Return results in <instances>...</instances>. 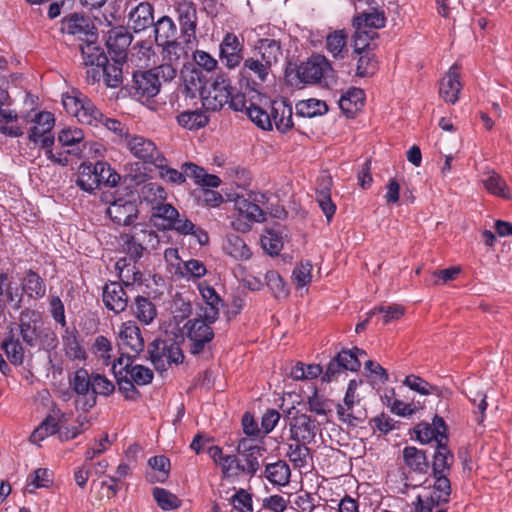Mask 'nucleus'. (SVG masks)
Segmentation results:
<instances>
[{"instance_id":"a18cd8bd","label":"nucleus","mask_w":512,"mask_h":512,"mask_svg":"<svg viewBox=\"0 0 512 512\" xmlns=\"http://www.w3.org/2000/svg\"><path fill=\"white\" fill-rule=\"evenodd\" d=\"M13 287V277L7 270L0 269V319L4 315L6 304H14L18 294Z\"/></svg>"},{"instance_id":"6e6d98bb","label":"nucleus","mask_w":512,"mask_h":512,"mask_svg":"<svg viewBox=\"0 0 512 512\" xmlns=\"http://www.w3.org/2000/svg\"><path fill=\"white\" fill-rule=\"evenodd\" d=\"M160 47H162L163 58L168 62L179 65L181 60H186L188 58L187 48L189 47L186 44L184 46L179 42L178 38L169 41V43L163 44Z\"/></svg>"},{"instance_id":"c756f323","label":"nucleus","mask_w":512,"mask_h":512,"mask_svg":"<svg viewBox=\"0 0 512 512\" xmlns=\"http://www.w3.org/2000/svg\"><path fill=\"white\" fill-rule=\"evenodd\" d=\"M69 384L72 390L78 395L76 407L81 409V405L91 393L93 385L92 375H90L85 368L81 367L75 371L73 377L69 378Z\"/></svg>"},{"instance_id":"ddd939ff","label":"nucleus","mask_w":512,"mask_h":512,"mask_svg":"<svg viewBox=\"0 0 512 512\" xmlns=\"http://www.w3.org/2000/svg\"><path fill=\"white\" fill-rule=\"evenodd\" d=\"M42 314L31 308L22 309L19 314V332L23 342L34 347L42 336Z\"/></svg>"},{"instance_id":"f704fd0d","label":"nucleus","mask_w":512,"mask_h":512,"mask_svg":"<svg viewBox=\"0 0 512 512\" xmlns=\"http://www.w3.org/2000/svg\"><path fill=\"white\" fill-rule=\"evenodd\" d=\"M84 141V132L80 128H65L62 129L58 134V142L63 146L67 147L66 153L81 157L83 147L80 144Z\"/></svg>"},{"instance_id":"1a4fd4ad","label":"nucleus","mask_w":512,"mask_h":512,"mask_svg":"<svg viewBox=\"0 0 512 512\" xmlns=\"http://www.w3.org/2000/svg\"><path fill=\"white\" fill-rule=\"evenodd\" d=\"M60 32L72 35L82 43L98 40V29L89 16L71 13L62 18Z\"/></svg>"},{"instance_id":"8fccbe9b","label":"nucleus","mask_w":512,"mask_h":512,"mask_svg":"<svg viewBox=\"0 0 512 512\" xmlns=\"http://www.w3.org/2000/svg\"><path fill=\"white\" fill-rule=\"evenodd\" d=\"M379 38V34L374 30L364 31L354 29L353 39V52L352 55L361 53L363 51H372L378 48V44L374 42Z\"/></svg>"},{"instance_id":"aec40b11","label":"nucleus","mask_w":512,"mask_h":512,"mask_svg":"<svg viewBox=\"0 0 512 512\" xmlns=\"http://www.w3.org/2000/svg\"><path fill=\"white\" fill-rule=\"evenodd\" d=\"M442 432L448 435V426L441 416L435 415L432 424L422 421L411 430L410 434L414 433L415 439L422 444H428L432 440L437 444V440L441 438Z\"/></svg>"},{"instance_id":"f3484780","label":"nucleus","mask_w":512,"mask_h":512,"mask_svg":"<svg viewBox=\"0 0 512 512\" xmlns=\"http://www.w3.org/2000/svg\"><path fill=\"white\" fill-rule=\"evenodd\" d=\"M133 39L127 27L117 26L111 28L106 34L105 45L109 57H116L122 61L127 60L128 47Z\"/></svg>"},{"instance_id":"412c9836","label":"nucleus","mask_w":512,"mask_h":512,"mask_svg":"<svg viewBox=\"0 0 512 512\" xmlns=\"http://www.w3.org/2000/svg\"><path fill=\"white\" fill-rule=\"evenodd\" d=\"M461 89L460 67L454 64L440 81L439 95L445 102L455 104L459 99Z\"/></svg>"},{"instance_id":"c03bdc74","label":"nucleus","mask_w":512,"mask_h":512,"mask_svg":"<svg viewBox=\"0 0 512 512\" xmlns=\"http://www.w3.org/2000/svg\"><path fill=\"white\" fill-rule=\"evenodd\" d=\"M35 125L28 131V139L31 142L38 143L44 134H49L54 126V114L48 111L39 112L35 116Z\"/></svg>"},{"instance_id":"4c0bfd02","label":"nucleus","mask_w":512,"mask_h":512,"mask_svg":"<svg viewBox=\"0 0 512 512\" xmlns=\"http://www.w3.org/2000/svg\"><path fill=\"white\" fill-rule=\"evenodd\" d=\"M135 358V356H127L125 366L119 370H122L123 375H129V379L138 386L150 384L154 378L153 371L143 365H133Z\"/></svg>"},{"instance_id":"f03ea898","label":"nucleus","mask_w":512,"mask_h":512,"mask_svg":"<svg viewBox=\"0 0 512 512\" xmlns=\"http://www.w3.org/2000/svg\"><path fill=\"white\" fill-rule=\"evenodd\" d=\"M284 80L286 85L292 88L314 84L329 86L331 82H335V71L324 55L313 53L305 61L288 60Z\"/></svg>"},{"instance_id":"4be33fe9","label":"nucleus","mask_w":512,"mask_h":512,"mask_svg":"<svg viewBox=\"0 0 512 512\" xmlns=\"http://www.w3.org/2000/svg\"><path fill=\"white\" fill-rule=\"evenodd\" d=\"M127 147L134 157L149 164L154 165L158 156H163L155 143L143 136L131 137L127 142Z\"/></svg>"},{"instance_id":"de8ad7c7","label":"nucleus","mask_w":512,"mask_h":512,"mask_svg":"<svg viewBox=\"0 0 512 512\" xmlns=\"http://www.w3.org/2000/svg\"><path fill=\"white\" fill-rule=\"evenodd\" d=\"M295 109L297 118H314L326 114L329 110L325 101L314 98L299 101Z\"/></svg>"},{"instance_id":"cd10ccee","label":"nucleus","mask_w":512,"mask_h":512,"mask_svg":"<svg viewBox=\"0 0 512 512\" xmlns=\"http://www.w3.org/2000/svg\"><path fill=\"white\" fill-rule=\"evenodd\" d=\"M181 170H183L185 179L187 177L191 178L196 185L201 187L217 188L221 184V179L217 175L208 174L203 167L193 162L183 163L181 165Z\"/></svg>"},{"instance_id":"7c9ffc66","label":"nucleus","mask_w":512,"mask_h":512,"mask_svg":"<svg viewBox=\"0 0 512 512\" xmlns=\"http://www.w3.org/2000/svg\"><path fill=\"white\" fill-rule=\"evenodd\" d=\"M365 101V92L361 88H349L339 100V106L342 112L348 118H354L363 106Z\"/></svg>"},{"instance_id":"bb28decb","label":"nucleus","mask_w":512,"mask_h":512,"mask_svg":"<svg viewBox=\"0 0 512 512\" xmlns=\"http://www.w3.org/2000/svg\"><path fill=\"white\" fill-rule=\"evenodd\" d=\"M386 25V16L384 11L378 10L377 7H371L370 12L358 13L352 18V26L357 30H374L381 29Z\"/></svg>"},{"instance_id":"2eb2a0df","label":"nucleus","mask_w":512,"mask_h":512,"mask_svg":"<svg viewBox=\"0 0 512 512\" xmlns=\"http://www.w3.org/2000/svg\"><path fill=\"white\" fill-rule=\"evenodd\" d=\"M106 214L114 224L131 226L138 219V204L136 200L118 198L109 205Z\"/></svg>"},{"instance_id":"4468645a","label":"nucleus","mask_w":512,"mask_h":512,"mask_svg":"<svg viewBox=\"0 0 512 512\" xmlns=\"http://www.w3.org/2000/svg\"><path fill=\"white\" fill-rule=\"evenodd\" d=\"M360 367L361 362L356 358V355L352 351H348V349H342L327 364L321 381L330 383L346 370L356 372Z\"/></svg>"},{"instance_id":"864d4df0","label":"nucleus","mask_w":512,"mask_h":512,"mask_svg":"<svg viewBox=\"0 0 512 512\" xmlns=\"http://www.w3.org/2000/svg\"><path fill=\"white\" fill-rule=\"evenodd\" d=\"M235 207L239 214L250 221L264 222L266 221V213L259 205L244 197H238L235 200Z\"/></svg>"},{"instance_id":"338daca9","label":"nucleus","mask_w":512,"mask_h":512,"mask_svg":"<svg viewBox=\"0 0 512 512\" xmlns=\"http://www.w3.org/2000/svg\"><path fill=\"white\" fill-rule=\"evenodd\" d=\"M261 238L263 249L271 256H277L283 248V239L280 232L275 229H266Z\"/></svg>"},{"instance_id":"393cba45","label":"nucleus","mask_w":512,"mask_h":512,"mask_svg":"<svg viewBox=\"0 0 512 512\" xmlns=\"http://www.w3.org/2000/svg\"><path fill=\"white\" fill-rule=\"evenodd\" d=\"M179 216L178 210L169 203H159L152 208L150 222L160 231L172 230L176 218Z\"/></svg>"},{"instance_id":"20e7f679","label":"nucleus","mask_w":512,"mask_h":512,"mask_svg":"<svg viewBox=\"0 0 512 512\" xmlns=\"http://www.w3.org/2000/svg\"><path fill=\"white\" fill-rule=\"evenodd\" d=\"M269 111L261 106H252L249 110V118L259 128L270 131L275 125L277 131L286 134L293 128V109L291 103L285 99H275L269 101Z\"/></svg>"},{"instance_id":"79ce46f5","label":"nucleus","mask_w":512,"mask_h":512,"mask_svg":"<svg viewBox=\"0 0 512 512\" xmlns=\"http://www.w3.org/2000/svg\"><path fill=\"white\" fill-rule=\"evenodd\" d=\"M155 42L158 46L169 43L177 38L178 29L172 18L162 16L153 24Z\"/></svg>"},{"instance_id":"e433bc0d","label":"nucleus","mask_w":512,"mask_h":512,"mask_svg":"<svg viewBox=\"0 0 512 512\" xmlns=\"http://www.w3.org/2000/svg\"><path fill=\"white\" fill-rule=\"evenodd\" d=\"M62 341L65 355L72 360H85L87 358L86 351L80 345L78 337L79 332L75 327H63Z\"/></svg>"},{"instance_id":"052dcab7","label":"nucleus","mask_w":512,"mask_h":512,"mask_svg":"<svg viewBox=\"0 0 512 512\" xmlns=\"http://www.w3.org/2000/svg\"><path fill=\"white\" fill-rule=\"evenodd\" d=\"M134 314L144 324H150L157 315L153 302L146 297L137 296L135 299Z\"/></svg>"},{"instance_id":"6ab92c4d","label":"nucleus","mask_w":512,"mask_h":512,"mask_svg":"<svg viewBox=\"0 0 512 512\" xmlns=\"http://www.w3.org/2000/svg\"><path fill=\"white\" fill-rule=\"evenodd\" d=\"M360 403V399L356 393L345 392L343 404L338 403L336 405V411L338 418L341 422L347 423L348 425L355 427L358 424L364 422L367 418L366 409H355Z\"/></svg>"},{"instance_id":"603ef678","label":"nucleus","mask_w":512,"mask_h":512,"mask_svg":"<svg viewBox=\"0 0 512 512\" xmlns=\"http://www.w3.org/2000/svg\"><path fill=\"white\" fill-rule=\"evenodd\" d=\"M81 103L79 108L75 110V116L82 123L95 125L99 122V119H103V113L95 106V104L85 95L80 97Z\"/></svg>"},{"instance_id":"5701e85b","label":"nucleus","mask_w":512,"mask_h":512,"mask_svg":"<svg viewBox=\"0 0 512 512\" xmlns=\"http://www.w3.org/2000/svg\"><path fill=\"white\" fill-rule=\"evenodd\" d=\"M102 298L105 307L116 314L123 312L128 306L127 293L119 282L106 284L103 288Z\"/></svg>"},{"instance_id":"3c124183","label":"nucleus","mask_w":512,"mask_h":512,"mask_svg":"<svg viewBox=\"0 0 512 512\" xmlns=\"http://www.w3.org/2000/svg\"><path fill=\"white\" fill-rule=\"evenodd\" d=\"M112 63L107 59V64L102 66L103 79L106 86L111 88L119 87L123 82L122 66L126 61L116 57H110Z\"/></svg>"},{"instance_id":"a878e982","label":"nucleus","mask_w":512,"mask_h":512,"mask_svg":"<svg viewBox=\"0 0 512 512\" xmlns=\"http://www.w3.org/2000/svg\"><path fill=\"white\" fill-rule=\"evenodd\" d=\"M404 464L410 471L425 475L430 469L427 451L415 446H406L402 451Z\"/></svg>"},{"instance_id":"4d7b16f0","label":"nucleus","mask_w":512,"mask_h":512,"mask_svg":"<svg viewBox=\"0 0 512 512\" xmlns=\"http://www.w3.org/2000/svg\"><path fill=\"white\" fill-rule=\"evenodd\" d=\"M152 495L157 505L164 511L175 510L182 505V500L165 488L154 487Z\"/></svg>"},{"instance_id":"f8f14e48","label":"nucleus","mask_w":512,"mask_h":512,"mask_svg":"<svg viewBox=\"0 0 512 512\" xmlns=\"http://www.w3.org/2000/svg\"><path fill=\"white\" fill-rule=\"evenodd\" d=\"M219 59L228 69L238 67L244 60V39L227 32L219 45Z\"/></svg>"},{"instance_id":"13d9d810","label":"nucleus","mask_w":512,"mask_h":512,"mask_svg":"<svg viewBox=\"0 0 512 512\" xmlns=\"http://www.w3.org/2000/svg\"><path fill=\"white\" fill-rule=\"evenodd\" d=\"M181 77L183 78V85L197 87L200 90H206L205 85L207 83V79L203 75L202 70L197 68L194 64H183Z\"/></svg>"},{"instance_id":"2f4dec72","label":"nucleus","mask_w":512,"mask_h":512,"mask_svg":"<svg viewBox=\"0 0 512 512\" xmlns=\"http://www.w3.org/2000/svg\"><path fill=\"white\" fill-rule=\"evenodd\" d=\"M200 294L208 308L204 311L205 319L208 322H216L219 318V308L224 305L223 300L216 290L209 284L203 282L198 285Z\"/></svg>"},{"instance_id":"7ed1b4c3","label":"nucleus","mask_w":512,"mask_h":512,"mask_svg":"<svg viewBox=\"0 0 512 512\" xmlns=\"http://www.w3.org/2000/svg\"><path fill=\"white\" fill-rule=\"evenodd\" d=\"M184 343V334L180 328L175 332L165 333L157 337L147 346L149 360L157 371H165L172 364L180 365L184 361V352L181 345Z\"/></svg>"},{"instance_id":"49530a36","label":"nucleus","mask_w":512,"mask_h":512,"mask_svg":"<svg viewBox=\"0 0 512 512\" xmlns=\"http://www.w3.org/2000/svg\"><path fill=\"white\" fill-rule=\"evenodd\" d=\"M97 166L93 163H82L79 166V173L76 179V185L85 192L93 193L95 189L99 188V178L95 172Z\"/></svg>"},{"instance_id":"58836bf2","label":"nucleus","mask_w":512,"mask_h":512,"mask_svg":"<svg viewBox=\"0 0 512 512\" xmlns=\"http://www.w3.org/2000/svg\"><path fill=\"white\" fill-rule=\"evenodd\" d=\"M223 250L226 255L238 261L249 260L252 256V252L245 241L235 233H230L226 236Z\"/></svg>"},{"instance_id":"774afa93","label":"nucleus","mask_w":512,"mask_h":512,"mask_svg":"<svg viewBox=\"0 0 512 512\" xmlns=\"http://www.w3.org/2000/svg\"><path fill=\"white\" fill-rule=\"evenodd\" d=\"M59 432V423L58 420L48 415L46 419L37 427L32 435L31 440L33 442L42 441L50 435H54Z\"/></svg>"},{"instance_id":"e2e57ef3","label":"nucleus","mask_w":512,"mask_h":512,"mask_svg":"<svg viewBox=\"0 0 512 512\" xmlns=\"http://www.w3.org/2000/svg\"><path fill=\"white\" fill-rule=\"evenodd\" d=\"M404 384L411 390L416 391L421 395L436 394L437 396L441 397L443 393L438 386L431 385L420 376H416L414 374L406 376Z\"/></svg>"},{"instance_id":"37998d69","label":"nucleus","mask_w":512,"mask_h":512,"mask_svg":"<svg viewBox=\"0 0 512 512\" xmlns=\"http://www.w3.org/2000/svg\"><path fill=\"white\" fill-rule=\"evenodd\" d=\"M264 476L273 485L285 486L290 482L291 470L284 460H278L265 466Z\"/></svg>"},{"instance_id":"a19ab883","label":"nucleus","mask_w":512,"mask_h":512,"mask_svg":"<svg viewBox=\"0 0 512 512\" xmlns=\"http://www.w3.org/2000/svg\"><path fill=\"white\" fill-rule=\"evenodd\" d=\"M0 347L4 350L12 365L20 366L23 364L25 350L20 340L15 337L13 328L10 329L7 336L3 339Z\"/></svg>"},{"instance_id":"5fc2aeb1","label":"nucleus","mask_w":512,"mask_h":512,"mask_svg":"<svg viewBox=\"0 0 512 512\" xmlns=\"http://www.w3.org/2000/svg\"><path fill=\"white\" fill-rule=\"evenodd\" d=\"M265 281L275 299L282 300L289 296V286L277 271H267L265 274Z\"/></svg>"},{"instance_id":"423d86ee","label":"nucleus","mask_w":512,"mask_h":512,"mask_svg":"<svg viewBox=\"0 0 512 512\" xmlns=\"http://www.w3.org/2000/svg\"><path fill=\"white\" fill-rule=\"evenodd\" d=\"M215 322H208L204 315L189 319L181 329L184 334V339L189 341V352L193 356L202 354L206 348H209L210 343L215 337L212 324Z\"/></svg>"},{"instance_id":"473e14b6","label":"nucleus","mask_w":512,"mask_h":512,"mask_svg":"<svg viewBox=\"0 0 512 512\" xmlns=\"http://www.w3.org/2000/svg\"><path fill=\"white\" fill-rule=\"evenodd\" d=\"M376 50L363 51L352 56L356 61L355 76L359 78L373 77L379 70V60L375 53Z\"/></svg>"},{"instance_id":"69168bd1","label":"nucleus","mask_w":512,"mask_h":512,"mask_svg":"<svg viewBox=\"0 0 512 512\" xmlns=\"http://www.w3.org/2000/svg\"><path fill=\"white\" fill-rule=\"evenodd\" d=\"M94 166H97L95 174L99 178V187L103 184L110 187H115L121 176L118 174L107 162L97 161Z\"/></svg>"},{"instance_id":"f257e3e1","label":"nucleus","mask_w":512,"mask_h":512,"mask_svg":"<svg viewBox=\"0 0 512 512\" xmlns=\"http://www.w3.org/2000/svg\"><path fill=\"white\" fill-rule=\"evenodd\" d=\"M254 55L243 60L240 75L251 92L260 97L258 86L264 83L272 66L282 55L281 43L275 39L261 38L255 44Z\"/></svg>"},{"instance_id":"b1692460","label":"nucleus","mask_w":512,"mask_h":512,"mask_svg":"<svg viewBox=\"0 0 512 512\" xmlns=\"http://www.w3.org/2000/svg\"><path fill=\"white\" fill-rule=\"evenodd\" d=\"M92 389L90 396L81 405V410L85 413L89 412L97 404V395L110 396L115 391V385L105 375L92 374Z\"/></svg>"},{"instance_id":"0eeeda50","label":"nucleus","mask_w":512,"mask_h":512,"mask_svg":"<svg viewBox=\"0 0 512 512\" xmlns=\"http://www.w3.org/2000/svg\"><path fill=\"white\" fill-rule=\"evenodd\" d=\"M128 94L141 103L152 101L160 92L161 82L157 74L148 70H135L132 80L125 86Z\"/></svg>"},{"instance_id":"680f3d73","label":"nucleus","mask_w":512,"mask_h":512,"mask_svg":"<svg viewBox=\"0 0 512 512\" xmlns=\"http://www.w3.org/2000/svg\"><path fill=\"white\" fill-rule=\"evenodd\" d=\"M485 189L498 197L510 199V189L506 181L496 172H493L483 181Z\"/></svg>"},{"instance_id":"6e6552de","label":"nucleus","mask_w":512,"mask_h":512,"mask_svg":"<svg viewBox=\"0 0 512 512\" xmlns=\"http://www.w3.org/2000/svg\"><path fill=\"white\" fill-rule=\"evenodd\" d=\"M173 7L177 13L183 42L191 49L197 43L198 16L196 5L192 0H176Z\"/></svg>"},{"instance_id":"39448f33","label":"nucleus","mask_w":512,"mask_h":512,"mask_svg":"<svg viewBox=\"0 0 512 512\" xmlns=\"http://www.w3.org/2000/svg\"><path fill=\"white\" fill-rule=\"evenodd\" d=\"M420 486L432 489V493L423 499L421 496L416 498V512H432L434 508L446 505L451 500V481L448 474H430Z\"/></svg>"},{"instance_id":"bf43d9fd","label":"nucleus","mask_w":512,"mask_h":512,"mask_svg":"<svg viewBox=\"0 0 512 512\" xmlns=\"http://www.w3.org/2000/svg\"><path fill=\"white\" fill-rule=\"evenodd\" d=\"M167 159L165 156H158V159L154 162V166L159 170V176L164 181L171 184L181 185L185 183V175L183 170L179 171L177 169L169 167L167 164Z\"/></svg>"},{"instance_id":"72a5a7b5","label":"nucleus","mask_w":512,"mask_h":512,"mask_svg":"<svg viewBox=\"0 0 512 512\" xmlns=\"http://www.w3.org/2000/svg\"><path fill=\"white\" fill-rule=\"evenodd\" d=\"M176 121L182 128L196 131L207 126L210 121V117L207 115L206 110L204 111L201 108L196 107L195 109H186L181 111L177 115Z\"/></svg>"},{"instance_id":"dca6fc26","label":"nucleus","mask_w":512,"mask_h":512,"mask_svg":"<svg viewBox=\"0 0 512 512\" xmlns=\"http://www.w3.org/2000/svg\"><path fill=\"white\" fill-rule=\"evenodd\" d=\"M290 438L295 442L310 444L314 441L317 431L316 420L311 416L296 411L290 418Z\"/></svg>"},{"instance_id":"ea45409f","label":"nucleus","mask_w":512,"mask_h":512,"mask_svg":"<svg viewBox=\"0 0 512 512\" xmlns=\"http://www.w3.org/2000/svg\"><path fill=\"white\" fill-rule=\"evenodd\" d=\"M79 49L85 66H103L107 64V55L96 41L81 43Z\"/></svg>"},{"instance_id":"c85d7f7f","label":"nucleus","mask_w":512,"mask_h":512,"mask_svg":"<svg viewBox=\"0 0 512 512\" xmlns=\"http://www.w3.org/2000/svg\"><path fill=\"white\" fill-rule=\"evenodd\" d=\"M129 23L134 32L143 31L154 24V7L149 2H141L129 13Z\"/></svg>"},{"instance_id":"c9c22d12","label":"nucleus","mask_w":512,"mask_h":512,"mask_svg":"<svg viewBox=\"0 0 512 512\" xmlns=\"http://www.w3.org/2000/svg\"><path fill=\"white\" fill-rule=\"evenodd\" d=\"M120 338L123 345L130 348L134 352L135 357L144 351L145 343L140 328L133 322L123 323L120 331Z\"/></svg>"},{"instance_id":"a211bd4d","label":"nucleus","mask_w":512,"mask_h":512,"mask_svg":"<svg viewBox=\"0 0 512 512\" xmlns=\"http://www.w3.org/2000/svg\"><path fill=\"white\" fill-rule=\"evenodd\" d=\"M449 436L442 432L441 438L437 440L432 454V462L430 463L431 474H448L450 475L454 464V454L448 447Z\"/></svg>"},{"instance_id":"9b49d317","label":"nucleus","mask_w":512,"mask_h":512,"mask_svg":"<svg viewBox=\"0 0 512 512\" xmlns=\"http://www.w3.org/2000/svg\"><path fill=\"white\" fill-rule=\"evenodd\" d=\"M21 294L17 296L16 302L12 305L14 310L22 308L24 295L31 300H40L46 295V283L40 274L33 270L27 269L20 278Z\"/></svg>"},{"instance_id":"0e129e2a","label":"nucleus","mask_w":512,"mask_h":512,"mask_svg":"<svg viewBox=\"0 0 512 512\" xmlns=\"http://www.w3.org/2000/svg\"><path fill=\"white\" fill-rule=\"evenodd\" d=\"M115 379L118 390L125 400L137 401L141 398V392L136 388V384L127 375H123L122 370L118 371Z\"/></svg>"},{"instance_id":"09e8293b","label":"nucleus","mask_w":512,"mask_h":512,"mask_svg":"<svg viewBox=\"0 0 512 512\" xmlns=\"http://www.w3.org/2000/svg\"><path fill=\"white\" fill-rule=\"evenodd\" d=\"M348 34L344 29L335 30L326 37V49L334 58L343 59L347 53Z\"/></svg>"},{"instance_id":"9d476101","label":"nucleus","mask_w":512,"mask_h":512,"mask_svg":"<svg viewBox=\"0 0 512 512\" xmlns=\"http://www.w3.org/2000/svg\"><path fill=\"white\" fill-rule=\"evenodd\" d=\"M231 90L235 88L231 85L230 79L225 73L220 72L213 80L210 89L202 94V107L206 111H220L227 104Z\"/></svg>"}]
</instances>
